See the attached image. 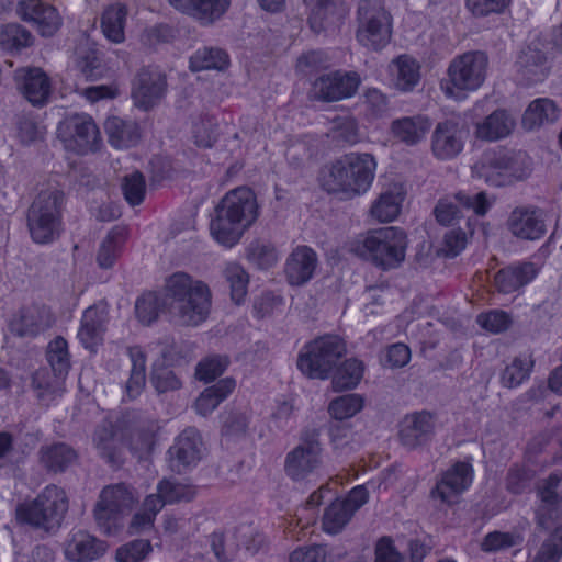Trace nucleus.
Here are the masks:
<instances>
[{"label": "nucleus", "instance_id": "f257e3e1", "mask_svg": "<svg viewBox=\"0 0 562 562\" xmlns=\"http://www.w3.org/2000/svg\"><path fill=\"white\" fill-rule=\"evenodd\" d=\"M378 162L368 153H349L337 159L322 176L321 183L329 193L352 199L368 192L375 178Z\"/></svg>", "mask_w": 562, "mask_h": 562}, {"label": "nucleus", "instance_id": "f03ea898", "mask_svg": "<svg viewBox=\"0 0 562 562\" xmlns=\"http://www.w3.org/2000/svg\"><path fill=\"white\" fill-rule=\"evenodd\" d=\"M170 312L177 323L196 326L204 322L211 308V291L207 284L178 272L167 281Z\"/></svg>", "mask_w": 562, "mask_h": 562}, {"label": "nucleus", "instance_id": "7ed1b4c3", "mask_svg": "<svg viewBox=\"0 0 562 562\" xmlns=\"http://www.w3.org/2000/svg\"><path fill=\"white\" fill-rule=\"evenodd\" d=\"M488 57L484 52L470 50L454 56L440 80V90L446 98L465 100L470 93L481 89L488 75Z\"/></svg>", "mask_w": 562, "mask_h": 562}, {"label": "nucleus", "instance_id": "20e7f679", "mask_svg": "<svg viewBox=\"0 0 562 562\" xmlns=\"http://www.w3.org/2000/svg\"><path fill=\"white\" fill-rule=\"evenodd\" d=\"M406 248L407 235L396 226L368 231L350 245L352 252L383 269L398 267L405 260Z\"/></svg>", "mask_w": 562, "mask_h": 562}, {"label": "nucleus", "instance_id": "39448f33", "mask_svg": "<svg viewBox=\"0 0 562 562\" xmlns=\"http://www.w3.org/2000/svg\"><path fill=\"white\" fill-rule=\"evenodd\" d=\"M66 492L54 484L47 485L34 499L21 503L15 508V519L20 525L46 533H55L68 512Z\"/></svg>", "mask_w": 562, "mask_h": 562}, {"label": "nucleus", "instance_id": "423d86ee", "mask_svg": "<svg viewBox=\"0 0 562 562\" xmlns=\"http://www.w3.org/2000/svg\"><path fill=\"white\" fill-rule=\"evenodd\" d=\"M245 215L246 188L238 187L227 192L215 207L210 223L212 237L220 245L232 248L245 232Z\"/></svg>", "mask_w": 562, "mask_h": 562}, {"label": "nucleus", "instance_id": "0eeeda50", "mask_svg": "<svg viewBox=\"0 0 562 562\" xmlns=\"http://www.w3.org/2000/svg\"><path fill=\"white\" fill-rule=\"evenodd\" d=\"M64 193L41 191L27 210V227L37 244H48L59 237L63 228Z\"/></svg>", "mask_w": 562, "mask_h": 562}, {"label": "nucleus", "instance_id": "6e6552de", "mask_svg": "<svg viewBox=\"0 0 562 562\" xmlns=\"http://www.w3.org/2000/svg\"><path fill=\"white\" fill-rule=\"evenodd\" d=\"M346 351V344L340 337L321 336L301 348L296 367L302 374L310 379L325 380Z\"/></svg>", "mask_w": 562, "mask_h": 562}, {"label": "nucleus", "instance_id": "1a4fd4ad", "mask_svg": "<svg viewBox=\"0 0 562 562\" xmlns=\"http://www.w3.org/2000/svg\"><path fill=\"white\" fill-rule=\"evenodd\" d=\"M558 484L559 479L552 476L540 491L543 505L538 514L539 524L546 529L554 528V532L536 553L533 562H558L562 554V499L557 491Z\"/></svg>", "mask_w": 562, "mask_h": 562}, {"label": "nucleus", "instance_id": "9d476101", "mask_svg": "<svg viewBox=\"0 0 562 562\" xmlns=\"http://www.w3.org/2000/svg\"><path fill=\"white\" fill-rule=\"evenodd\" d=\"M356 37L362 46L374 50L390 43L392 18L381 0H360Z\"/></svg>", "mask_w": 562, "mask_h": 562}, {"label": "nucleus", "instance_id": "9b49d317", "mask_svg": "<svg viewBox=\"0 0 562 562\" xmlns=\"http://www.w3.org/2000/svg\"><path fill=\"white\" fill-rule=\"evenodd\" d=\"M134 503V497L123 483L103 487L93 508L97 527L106 535L116 532L123 525Z\"/></svg>", "mask_w": 562, "mask_h": 562}, {"label": "nucleus", "instance_id": "f8f14e48", "mask_svg": "<svg viewBox=\"0 0 562 562\" xmlns=\"http://www.w3.org/2000/svg\"><path fill=\"white\" fill-rule=\"evenodd\" d=\"M57 137L65 149L79 155L94 153L100 148L101 135L94 120L85 113L66 116L57 126Z\"/></svg>", "mask_w": 562, "mask_h": 562}, {"label": "nucleus", "instance_id": "ddd939ff", "mask_svg": "<svg viewBox=\"0 0 562 562\" xmlns=\"http://www.w3.org/2000/svg\"><path fill=\"white\" fill-rule=\"evenodd\" d=\"M553 50L549 40H542L540 35H532L526 45L518 52L514 68L516 74L526 81L541 80L548 69V54Z\"/></svg>", "mask_w": 562, "mask_h": 562}, {"label": "nucleus", "instance_id": "4468645a", "mask_svg": "<svg viewBox=\"0 0 562 562\" xmlns=\"http://www.w3.org/2000/svg\"><path fill=\"white\" fill-rule=\"evenodd\" d=\"M322 445L316 438L303 439L285 457L284 472L294 481H303L322 465Z\"/></svg>", "mask_w": 562, "mask_h": 562}, {"label": "nucleus", "instance_id": "2eb2a0df", "mask_svg": "<svg viewBox=\"0 0 562 562\" xmlns=\"http://www.w3.org/2000/svg\"><path fill=\"white\" fill-rule=\"evenodd\" d=\"M368 498L369 493L364 485L353 487L347 497L337 498L324 515V530L327 533L339 532L348 524L352 515L368 502Z\"/></svg>", "mask_w": 562, "mask_h": 562}, {"label": "nucleus", "instance_id": "dca6fc26", "mask_svg": "<svg viewBox=\"0 0 562 562\" xmlns=\"http://www.w3.org/2000/svg\"><path fill=\"white\" fill-rule=\"evenodd\" d=\"M16 14L23 21L32 23L43 36H53L63 24L57 9L43 0H20Z\"/></svg>", "mask_w": 562, "mask_h": 562}, {"label": "nucleus", "instance_id": "f3484780", "mask_svg": "<svg viewBox=\"0 0 562 562\" xmlns=\"http://www.w3.org/2000/svg\"><path fill=\"white\" fill-rule=\"evenodd\" d=\"M166 88V77L162 72L154 68H144L133 81L132 97L136 106L147 111L162 100Z\"/></svg>", "mask_w": 562, "mask_h": 562}, {"label": "nucleus", "instance_id": "a211bd4d", "mask_svg": "<svg viewBox=\"0 0 562 562\" xmlns=\"http://www.w3.org/2000/svg\"><path fill=\"white\" fill-rule=\"evenodd\" d=\"M14 79L18 89L32 105L43 106L48 103L52 94V82L41 68H19L14 71Z\"/></svg>", "mask_w": 562, "mask_h": 562}, {"label": "nucleus", "instance_id": "6ab92c4d", "mask_svg": "<svg viewBox=\"0 0 562 562\" xmlns=\"http://www.w3.org/2000/svg\"><path fill=\"white\" fill-rule=\"evenodd\" d=\"M360 83L356 72L335 71L317 79L313 90L317 98L325 101H338L352 97Z\"/></svg>", "mask_w": 562, "mask_h": 562}, {"label": "nucleus", "instance_id": "aec40b11", "mask_svg": "<svg viewBox=\"0 0 562 562\" xmlns=\"http://www.w3.org/2000/svg\"><path fill=\"white\" fill-rule=\"evenodd\" d=\"M436 427V418L429 412H414L405 415L398 424V438L408 448L426 442Z\"/></svg>", "mask_w": 562, "mask_h": 562}, {"label": "nucleus", "instance_id": "412c9836", "mask_svg": "<svg viewBox=\"0 0 562 562\" xmlns=\"http://www.w3.org/2000/svg\"><path fill=\"white\" fill-rule=\"evenodd\" d=\"M318 266L316 252L307 246H297L288 256L284 276L290 285L301 286L313 277Z\"/></svg>", "mask_w": 562, "mask_h": 562}, {"label": "nucleus", "instance_id": "4be33fe9", "mask_svg": "<svg viewBox=\"0 0 562 562\" xmlns=\"http://www.w3.org/2000/svg\"><path fill=\"white\" fill-rule=\"evenodd\" d=\"M473 477L472 465L468 462H458L442 475L432 494L442 502L452 503L471 486Z\"/></svg>", "mask_w": 562, "mask_h": 562}, {"label": "nucleus", "instance_id": "5701e85b", "mask_svg": "<svg viewBox=\"0 0 562 562\" xmlns=\"http://www.w3.org/2000/svg\"><path fill=\"white\" fill-rule=\"evenodd\" d=\"M406 198V190L401 183H393L383 189L372 201L369 215L379 223H391L398 218L403 203Z\"/></svg>", "mask_w": 562, "mask_h": 562}, {"label": "nucleus", "instance_id": "b1692460", "mask_svg": "<svg viewBox=\"0 0 562 562\" xmlns=\"http://www.w3.org/2000/svg\"><path fill=\"white\" fill-rule=\"evenodd\" d=\"M472 173L492 186H504L516 177L509 159L497 153H485L473 165Z\"/></svg>", "mask_w": 562, "mask_h": 562}, {"label": "nucleus", "instance_id": "393cba45", "mask_svg": "<svg viewBox=\"0 0 562 562\" xmlns=\"http://www.w3.org/2000/svg\"><path fill=\"white\" fill-rule=\"evenodd\" d=\"M464 146V135L454 121L439 123L434 132L431 147L434 155L442 160L458 156Z\"/></svg>", "mask_w": 562, "mask_h": 562}, {"label": "nucleus", "instance_id": "a878e982", "mask_svg": "<svg viewBox=\"0 0 562 562\" xmlns=\"http://www.w3.org/2000/svg\"><path fill=\"white\" fill-rule=\"evenodd\" d=\"M106 323L108 313L104 307H88L83 312L77 334L80 344L91 352H95L103 342Z\"/></svg>", "mask_w": 562, "mask_h": 562}, {"label": "nucleus", "instance_id": "bb28decb", "mask_svg": "<svg viewBox=\"0 0 562 562\" xmlns=\"http://www.w3.org/2000/svg\"><path fill=\"white\" fill-rule=\"evenodd\" d=\"M201 438L195 428L184 429L170 447L172 470L181 473L186 468L195 464L200 460Z\"/></svg>", "mask_w": 562, "mask_h": 562}, {"label": "nucleus", "instance_id": "cd10ccee", "mask_svg": "<svg viewBox=\"0 0 562 562\" xmlns=\"http://www.w3.org/2000/svg\"><path fill=\"white\" fill-rule=\"evenodd\" d=\"M105 551V542L83 530L71 533L65 547V555L72 562L93 561L102 557Z\"/></svg>", "mask_w": 562, "mask_h": 562}, {"label": "nucleus", "instance_id": "c85d7f7f", "mask_svg": "<svg viewBox=\"0 0 562 562\" xmlns=\"http://www.w3.org/2000/svg\"><path fill=\"white\" fill-rule=\"evenodd\" d=\"M515 126V116L510 112L499 109L475 124L474 136L482 140L496 142L508 137Z\"/></svg>", "mask_w": 562, "mask_h": 562}, {"label": "nucleus", "instance_id": "c756f323", "mask_svg": "<svg viewBox=\"0 0 562 562\" xmlns=\"http://www.w3.org/2000/svg\"><path fill=\"white\" fill-rule=\"evenodd\" d=\"M390 85L401 91L413 90L420 80V65L409 55H401L389 65Z\"/></svg>", "mask_w": 562, "mask_h": 562}, {"label": "nucleus", "instance_id": "7c9ffc66", "mask_svg": "<svg viewBox=\"0 0 562 562\" xmlns=\"http://www.w3.org/2000/svg\"><path fill=\"white\" fill-rule=\"evenodd\" d=\"M539 268L531 262L510 265L497 272L495 284L503 293H513L530 283L538 274Z\"/></svg>", "mask_w": 562, "mask_h": 562}, {"label": "nucleus", "instance_id": "2f4dec72", "mask_svg": "<svg viewBox=\"0 0 562 562\" xmlns=\"http://www.w3.org/2000/svg\"><path fill=\"white\" fill-rule=\"evenodd\" d=\"M127 355L131 369L123 386V401H133L142 394L146 385V356L138 346L128 347Z\"/></svg>", "mask_w": 562, "mask_h": 562}, {"label": "nucleus", "instance_id": "473e14b6", "mask_svg": "<svg viewBox=\"0 0 562 562\" xmlns=\"http://www.w3.org/2000/svg\"><path fill=\"white\" fill-rule=\"evenodd\" d=\"M509 229L518 238L536 240L546 233L541 214L533 210H515L509 220Z\"/></svg>", "mask_w": 562, "mask_h": 562}, {"label": "nucleus", "instance_id": "72a5a7b5", "mask_svg": "<svg viewBox=\"0 0 562 562\" xmlns=\"http://www.w3.org/2000/svg\"><path fill=\"white\" fill-rule=\"evenodd\" d=\"M560 111L555 103L548 98L531 101L521 116V126L525 131H537L546 124L558 120Z\"/></svg>", "mask_w": 562, "mask_h": 562}, {"label": "nucleus", "instance_id": "f704fd0d", "mask_svg": "<svg viewBox=\"0 0 562 562\" xmlns=\"http://www.w3.org/2000/svg\"><path fill=\"white\" fill-rule=\"evenodd\" d=\"M178 11L213 22L227 10L229 0H168Z\"/></svg>", "mask_w": 562, "mask_h": 562}, {"label": "nucleus", "instance_id": "c9c22d12", "mask_svg": "<svg viewBox=\"0 0 562 562\" xmlns=\"http://www.w3.org/2000/svg\"><path fill=\"white\" fill-rule=\"evenodd\" d=\"M93 445L99 456L108 463L117 464L121 461V440L116 428L109 420H103L93 434Z\"/></svg>", "mask_w": 562, "mask_h": 562}, {"label": "nucleus", "instance_id": "e433bc0d", "mask_svg": "<svg viewBox=\"0 0 562 562\" xmlns=\"http://www.w3.org/2000/svg\"><path fill=\"white\" fill-rule=\"evenodd\" d=\"M430 126L425 116L403 117L392 122L391 134L406 145H415L425 138Z\"/></svg>", "mask_w": 562, "mask_h": 562}, {"label": "nucleus", "instance_id": "4c0bfd02", "mask_svg": "<svg viewBox=\"0 0 562 562\" xmlns=\"http://www.w3.org/2000/svg\"><path fill=\"white\" fill-rule=\"evenodd\" d=\"M52 325L48 312L42 310H25L10 324L11 331L20 337H33L46 330Z\"/></svg>", "mask_w": 562, "mask_h": 562}, {"label": "nucleus", "instance_id": "58836bf2", "mask_svg": "<svg viewBox=\"0 0 562 562\" xmlns=\"http://www.w3.org/2000/svg\"><path fill=\"white\" fill-rule=\"evenodd\" d=\"M109 142L115 148H128L139 139L138 126L135 122L124 121L117 116L109 117L104 124Z\"/></svg>", "mask_w": 562, "mask_h": 562}, {"label": "nucleus", "instance_id": "ea45409f", "mask_svg": "<svg viewBox=\"0 0 562 562\" xmlns=\"http://www.w3.org/2000/svg\"><path fill=\"white\" fill-rule=\"evenodd\" d=\"M66 376L50 373L48 369L41 368L32 376V387L37 398L48 405L64 392V380Z\"/></svg>", "mask_w": 562, "mask_h": 562}, {"label": "nucleus", "instance_id": "a19ab883", "mask_svg": "<svg viewBox=\"0 0 562 562\" xmlns=\"http://www.w3.org/2000/svg\"><path fill=\"white\" fill-rule=\"evenodd\" d=\"M40 460L45 469L50 472H64L77 460L76 451L64 442L42 447L40 450Z\"/></svg>", "mask_w": 562, "mask_h": 562}, {"label": "nucleus", "instance_id": "79ce46f5", "mask_svg": "<svg viewBox=\"0 0 562 562\" xmlns=\"http://www.w3.org/2000/svg\"><path fill=\"white\" fill-rule=\"evenodd\" d=\"M127 8L122 3L108 5L101 16V29L104 36L113 43H122L125 40V24Z\"/></svg>", "mask_w": 562, "mask_h": 562}, {"label": "nucleus", "instance_id": "37998d69", "mask_svg": "<svg viewBox=\"0 0 562 562\" xmlns=\"http://www.w3.org/2000/svg\"><path fill=\"white\" fill-rule=\"evenodd\" d=\"M235 386V380L226 378L206 387L195 401L198 414L202 416L211 414L234 391Z\"/></svg>", "mask_w": 562, "mask_h": 562}, {"label": "nucleus", "instance_id": "c03bdc74", "mask_svg": "<svg viewBox=\"0 0 562 562\" xmlns=\"http://www.w3.org/2000/svg\"><path fill=\"white\" fill-rule=\"evenodd\" d=\"M364 407V398L357 393H349L333 398L327 407L330 418L344 422L355 417Z\"/></svg>", "mask_w": 562, "mask_h": 562}, {"label": "nucleus", "instance_id": "a18cd8bd", "mask_svg": "<svg viewBox=\"0 0 562 562\" xmlns=\"http://www.w3.org/2000/svg\"><path fill=\"white\" fill-rule=\"evenodd\" d=\"M125 241V228L113 227L100 245L97 261L101 268H111L121 254Z\"/></svg>", "mask_w": 562, "mask_h": 562}, {"label": "nucleus", "instance_id": "49530a36", "mask_svg": "<svg viewBox=\"0 0 562 562\" xmlns=\"http://www.w3.org/2000/svg\"><path fill=\"white\" fill-rule=\"evenodd\" d=\"M228 64L227 54L217 47H202L190 57V69L202 71L209 69H224Z\"/></svg>", "mask_w": 562, "mask_h": 562}, {"label": "nucleus", "instance_id": "de8ad7c7", "mask_svg": "<svg viewBox=\"0 0 562 562\" xmlns=\"http://www.w3.org/2000/svg\"><path fill=\"white\" fill-rule=\"evenodd\" d=\"M363 372L364 367L360 360H346L337 368L333 376L334 389L342 391L357 387L363 376Z\"/></svg>", "mask_w": 562, "mask_h": 562}, {"label": "nucleus", "instance_id": "09e8293b", "mask_svg": "<svg viewBox=\"0 0 562 562\" xmlns=\"http://www.w3.org/2000/svg\"><path fill=\"white\" fill-rule=\"evenodd\" d=\"M46 360L55 374L67 376L70 369V355L66 339L58 336L48 344Z\"/></svg>", "mask_w": 562, "mask_h": 562}, {"label": "nucleus", "instance_id": "8fccbe9b", "mask_svg": "<svg viewBox=\"0 0 562 562\" xmlns=\"http://www.w3.org/2000/svg\"><path fill=\"white\" fill-rule=\"evenodd\" d=\"M223 276L229 285L231 299L235 304L240 305L246 297V271L244 267L236 261H229L225 265Z\"/></svg>", "mask_w": 562, "mask_h": 562}, {"label": "nucleus", "instance_id": "3c124183", "mask_svg": "<svg viewBox=\"0 0 562 562\" xmlns=\"http://www.w3.org/2000/svg\"><path fill=\"white\" fill-rule=\"evenodd\" d=\"M32 33L20 24H7L0 31V46L3 49H21L33 44Z\"/></svg>", "mask_w": 562, "mask_h": 562}, {"label": "nucleus", "instance_id": "603ef678", "mask_svg": "<svg viewBox=\"0 0 562 562\" xmlns=\"http://www.w3.org/2000/svg\"><path fill=\"white\" fill-rule=\"evenodd\" d=\"M157 491L167 504L189 502L195 496V488L192 485L177 480H161L157 485Z\"/></svg>", "mask_w": 562, "mask_h": 562}, {"label": "nucleus", "instance_id": "864d4df0", "mask_svg": "<svg viewBox=\"0 0 562 562\" xmlns=\"http://www.w3.org/2000/svg\"><path fill=\"white\" fill-rule=\"evenodd\" d=\"M165 304V300L157 293H145L136 301V316L143 324L149 325L158 318Z\"/></svg>", "mask_w": 562, "mask_h": 562}, {"label": "nucleus", "instance_id": "5fc2aeb1", "mask_svg": "<svg viewBox=\"0 0 562 562\" xmlns=\"http://www.w3.org/2000/svg\"><path fill=\"white\" fill-rule=\"evenodd\" d=\"M532 367L533 360L529 355L514 359L502 375L503 384L508 387L518 386L529 376Z\"/></svg>", "mask_w": 562, "mask_h": 562}, {"label": "nucleus", "instance_id": "6e6d98bb", "mask_svg": "<svg viewBox=\"0 0 562 562\" xmlns=\"http://www.w3.org/2000/svg\"><path fill=\"white\" fill-rule=\"evenodd\" d=\"M150 383L158 394L173 392L182 386V381L175 371L162 364L153 366Z\"/></svg>", "mask_w": 562, "mask_h": 562}, {"label": "nucleus", "instance_id": "4d7b16f0", "mask_svg": "<svg viewBox=\"0 0 562 562\" xmlns=\"http://www.w3.org/2000/svg\"><path fill=\"white\" fill-rule=\"evenodd\" d=\"M122 191L130 205H138L144 201L146 182L142 172L134 171L122 179Z\"/></svg>", "mask_w": 562, "mask_h": 562}, {"label": "nucleus", "instance_id": "13d9d810", "mask_svg": "<svg viewBox=\"0 0 562 562\" xmlns=\"http://www.w3.org/2000/svg\"><path fill=\"white\" fill-rule=\"evenodd\" d=\"M311 8V27L318 32L323 29V19L329 20L330 15L338 10V0H306Z\"/></svg>", "mask_w": 562, "mask_h": 562}, {"label": "nucleus", "instance_id": "bf43d9fd", "mask_svg": "<svg viewBox=\"0 0 562 562\" xmlns=\"http://www.w3.org/2000/svg\"><path fill=\"white\" fill-rule=\"evenodd\" d=\"M217 123L214 117H202L193 125V138L200 147H212L217 139Z\"/></svg>", "mask_w": 562, "mask_h": 562}, {"label": "nucleus", "instance_id": "052dcab7", "mask_svg": "<svg viewBox=\"0 0 562 562\" xmlns=\"http://www.w3.org/2000/svg\"><path fill=\"white\" fill-rule=\"evenodd\" d=\"M151 550L153 547L148 540H133L117 549L116 560L117 562H140Z\"/></svg>", "mask_w": 562, "mask_h": 562}, {"label": "nucleus", "instance_id": "680f3d73", "mask_svg": "<svg viewBox=\"0 0 562 562\" xmlns=\"http://www.w3.org/2000/svg\"><path fill=\"white\" fill-rule=\"evenodd\" d=\"M461 207L458 193L452 196H446L438 202L435 209V216L440 224L450 225L460 218Z\"/></svg>", "mask_w": 562, "mask_h": 562}, {"label": "nucleus", "instance_id": "e2e57ef3", "mask_svg": "<svg viewBox=\"0 0 562 562\" xmlns=\"http://www.w3.org/2000/svg\"><path fill=\"white\" fill-rule=\"evenodd\" d=\"M522 541V538L518 533L510 532H491L488 533L483 542L482 549L484 551H498L515 547Z\"/></svg>", "mask_w": 562, "mask_h": 562}, {"label": "nucleus", "instance_id": "0e129e2a", "mask_svg": "<svg viewBox=\"0 0 562 562\" xmlns=\"http://www.w3.org/2000/svg\"><path fill=\"white\" fill-rule=\"evenodd\" d=\"M227 367V360L222 357L207 358L196 366L195 375L199 380L211 382L220 376Z\"/></svg>", "mask_w": 562, "mask_h": 562}, {"label": "nucleus", "instance_id": "69168bd1", "mask_svg": "<svg viewBox=\"0 0 562 562\" xmlns=\"http://www.w3.org/2000/svg\"><path fill=\"white\" fill-rule=\"evenodd\" d=\"M259 268L266 269L273 266L278 260L276 248L268 241H257L252 245L248 256Z\"/></svg>", "mask_w": 562, "mask_h": 562}, {"label": "nucleus", "instance_id": "338daca9", "mask_svg": "<svg viewBox=\"0 0 562 562\" xmlns=\"http://www.w3.org/2000/svg\"><path fill=\"white\" fill-rule=\"evenodd\" d=\"M77 67L88 79L99 76L101 60L98 52L94 49L80 48L77 53Z\"/></svg>", "mask_w": 562, "mask_h": 562}, {"label": "nucleus", "instance_id": "774afa93", "mask_svg": "<svg viewBox=\"0 0 562 562\" xmlns=\"http://www.w3.org/2000/svg\"><path fill=\"white\" fill-rule=\"evenodd\" d=\"M290 562H333L321 546L300 547L290 554Z\"/></svg>", "mask_w": 562, "mask_h": 562}]
</instances>
